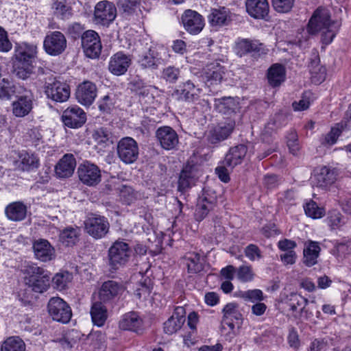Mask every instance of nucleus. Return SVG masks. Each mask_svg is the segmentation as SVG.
Segmentation results:
<instances>
[{
	"label": "nucleus",
	"mask_w": 351,
	"mask_h": 351,
	"mask_svg": "<svg viewBox=\"0 0 351 351\" xmlns=\"http://www.w3.org/2000/svg\"><path fill=\"white\" fill-rule=\"evenodd\" d=\"M229 169L230 168L224 164L223 160L215 168V173L221 182L227 183L230 181Z\"/></svg>",
	"instance_id": "obj_60"
},
{
	"label": "nucleus",
	"mask_w": 351,
	"mask_h": 351,
	"mask_svg": "<svg viewBox=\"0 0 351 351\" xmlns=\"http://www.w3.org/2000/svg\"><path fill=\"white\" fill-rule=\"evenodd\" d=\"M343 125L337 123L332 127L330 131L324 136L322 143L324 145H332L336 143L339 136L341 135Z\"/></svg>",
	"instance_id": "obj_52"
},
{
	"label": "nucleus",
	"mask_w": 351,
	"mask_h": 351,
	"mask_svg": "<svg viewBox=\"0 0 351 351\" xmlns=\"http://www.w3.org/2000/svg\"><path fill=\"white\" fill-rule=\"evenodd\" d=\"M321 248L319 243L315 241H308L304 243V263L307 267H311L317 262V258Z\"/></svg>",
	"instance_id": "obj_32"
},
{
	"label": "nucleus",
	"mask_w": 351,
	"mask_h": 351,
	"mask_svg": "<svg viewBox=\"0 0 351 351\" xmlns=\"http://www.w3.org/2000/svg\"><path fill=\"white\" fill-rule=\"evenodd\" d=\"M263 44H256L248 39H239L235 44L234 50L237 54L242 57L251 51H258L262 49Z\"/></svg>",
	"instance_id": "obj_38"
},
{
	"label": "nucleus",
	"mask_w": 351,
	"mask_h": 351,
	"mask_svg": "<svg viewBox=\"0 0 351 351\" xmlns=\"http://www.w3.org/2000/svg\"><path fill=\"white\" fill-rule=\"evenodd\" d=\"M327 342L323 339H315L310 344L307 351H326Z\"/></svg>",
	"instance_id": "obj_64"
},
{
	"label": "nucleus",
	"mask_w": 351,
	"mask_h": 351,
	"mask_svg": "<svg viewBox=\"0 0 351 351\" xmlns=\"http://www.w3.org/2000/svg\"><path fill=\"white\" fill-rule=\"evenodd\" d=\"M267 79L271 86H279L286 79L285 66L278 63L272 64L267 70Z\"/></svg>",
	"instance_id": "obj_30"
},
{
	"label": "nucleus",
	"mask_w": 351,
	"mask_h": 351,
	"mask_svg": "<svg viewBox=\"0 0 351 351\" xmlns=\"http://www.w3.org/2000/svg\"><path fill=\"white\" fill-rule=\"evenodd\" d=\"M256 277V274L252 266L250 264H243L237 267L236 278L241 283L252 282Z\"/></svg>",
	"instance_id": "obj_45"
},
{
	"label": "nucleus",
	"mask_w": 351,
	"mask_h": 351,
	"mask_svg": "<svg viewBox=\"0 0 351 351\" xmlns=\"http://www.w3.org/2000/svg\"><path fill=\"white\" fill-rule=\"evenodd\" d=\"M132 63L129 55L123 52H117L110 59L108 69L113 75L119 76L125 73Z\"/></svg>",
	"instance_id": "obj_20"
},
{
	"label": "nucleus",
	"mask_w": 351,
	"mask_h": 351,
	"mask_svg": "<svg viewBox=\"0 0 351 351\" xmlns=\"http://www.w3.org/2000/svg\"><path fill=\"white\" fill-rule=\"evenodd\" d=\"M245 8L247 14L255 19L267 21L269 13L267 0H246Z\"/></svg>",
	"instance_id": "obj_21"
},
{
	"label": "nucleus",
	"mask_w": 351,
	"mask_h": 351,
	"mask_svg": "<svg viewBox=\"0 0 351 351\" xmlns=\"http://www.w3.org/2000/svg\"><path fill=\"white\" fill-rule=\"evenodd\" d=\"M82 46L87 57L97 58L101 51V44L98 34L93 30L85 32L82 36Z\"/></svg>",
	"instance_id": "obj_11"
},
{
	"label": "nucleus",
	"mask_w": 351,
	"mask_h": 351,
	"mask_svg": "<svg viewBox=\"0 0 351 351\" xmlns=\"http://www.w3.org/2000/svg\"><path fill=\"white\" fill-rule=\"evenodd\" d=\"M337 176L335 169L324 166L315 169L313 182L318 187L326 188L335 182Z\"/></svg>",
	"instance_id": "obj_24"
},
{
	"label": "nucleus",
	"mask_w": 351,
	"mask_h": 351,
	"mask_svg": "<svg viewBox=\"0 0 351 351\" xmlns=\"http://www.w3.org/2000/svg\"><path fill=\"white\" fill-rule=\"evenodd\" d=\"M186 311L182 306H176L171 316L163 324L165 334L173 335L180 330L186 321Z\"/></svg>",
	"instance_id": "obj_18"
},
{
	"label": "nucleus",
	"mask_w": 351,
	"mask_h": 351,
	"mask_svg": "<svg viewBox=\"0 0 351 351\" xmlns=\"http://www.w3.org/2000/svg\"><path fill=\"white\" fill-rule=\"evenodd\" d=\"M184 29L191 34H197L204 26V21L201 14L192 10H186L182 16Z\"/></svg>",
	"instance_id": "obj_17"
},
{
	"label": "nucleus",
	"mask_w": 351,
	"mask_h": 351,
	"mask_svg": "<svg viewBox=\"0 0 351 351\" xmlns=\"http://www.w3.org/2000/svg\"><path fill=\"white\" fill-rule=\"evenodd\" d=\"M117 16V8L108 1L98 2L94 10V21L96 24L108 26Z\"/></svg>",
	"instance_id": "obj_10"
},
{
	"label": "nucleus",
	"mask_w": 351,
	"mask_h": 351,
	"mask_svg": "<svg viewBox=\"0 0 351 351\" xmlns=\"http://www.w3.org/2000/svg\"><path fill=\"white\" fill-rule=\"evenodd\" d=\"M304 209L306 215L313 219H320L326 214L324 208L318 206L317 204L312 200L305 204Z\"/></svg>",
	"instance_id": "obj_49"
},
{
	"label": "nucleus",
	"mask_w": 351,
	"mask_h": 351,
	"mask_svg": "<svg viewBox=\"0 0 351 351\" xmlns=\"http://www.w3.org/2000/svg\"><path fill=\"white\" fill-rule=\"evenodd\" d=\"M34 65L29 64H22L17 62L14 70V75L19 79L26 80L33 73Z\"/></svg>",
	"instance_id": "obj_53"
},
{
	"label": "nucleus",
	"mask_w": 351,
	"mask_h": 351,
	"mask_svg": "<svg viewBox=\"0 0 351 351\" xmlns=\"http://www.w3.org/2000/svg\"><path fill=\"white\" fill-rule=\"evenodd\" d=\"M244 254L252 262L259 261L263 257L260 248L254 244L248 245L244 250Z\"/></svg>",
	"instance_id": "obj_58"
},
{
	"label": "nucleus",
	"mask_w": 351,
	"mask_h": 351,
	"mask_svg": "<svg viewBox=\"0 0 351 351\" xmlns=\"http://www.w3.org/2000/svg\"><path fill=\"white\" fill-rule=\"evenodd\" d=\"M117 153L119 158L125 164L134 162L138 157V146L131 137L122 138L117 143Z\"/></svg>",
	"instance_id": "obj_8"
},
{
	"label": "nucleus",
	"mask_w": 351,
	"mask_h": 351,
	"mask_svg": "<svg viewBox=\"0 0 351 351\" xmlns=\"http://www.w3.org/2000/svg\"><path fill=\"white\" fill-rule=\"evenodd\" d=\"M241 297L243 300L253 303L261 302L264 299L263 291L258 289L243 291L241 293Z\"/></svg>",
	"instance_id": "obj_56"
},
{
	"label": "nucleus",
	"mask_w": 351,
	"mask_h": 351,
	"mask_svg": "<svg viewBox=\"0 0 351 351\" xmlns=\"http://www.w3.org/2000/svg\"><path fill=\"white\" fill-rule=\"evenodd\" d=\"M76 167V160L73 154H64L55 166V172L58 178L71 177Z\"/></svg>",
	"instance_id": "obj_27"
},
{
	"label": "nucleus",
	"mask_w": 351,
	"mask_h": 351,
	"mask_svg": "<svg viewBox=\"0 0 351 351\" xmlns=\"http://www.w3.org/2000/svg\"><path fill=\"white\" fill-rule=\"evenodd\" d=\"M37 55V47L33 44L22 43L16 46L15 58L22 64H33Z\"/></svg>",
	"instance_id": "obj_26"
},
{
	"label": "nucleus",
	"mask_w": 351,
	"mask_h": 351,
	"mask_svg": "<svg viewBox=\"0 0 351 351\" xmlns=\"http://www.w3.org/2000/svg\"><path fill=\"white\" fill-rule=\"evenodd\" d=\"M90 315L94 325L103 326L108 319V311L101 302H95L92 304Z\"/></svg>",
	"instance_id": "obj_35"
},
{
	"label": "nucleus",
	"mask_w": 351,
	"mask_h": 351,
	"mask_svg": "<svg viewBox=\"0 0 351 351\" xmlns=\"http://www.w3.org/2000/svg\"><path fill=\"white\" fill-rule=\"evenodd\" d=\"M169 57L168 49L162 45L152 44L139 58L138 62L143 69L156 70L165 64Z\"/></svg>",
	"instance_id": "obj_3"
},
{
	"label": "nucleus",
	"mask_w": 351,
	"mask_h": 351,
	"mask_svg": "<svg viewBox=\"0 0 351 351\" xmlns=\"http://www.w3.org/2000/svg\"><path fill=\"white\" fill-rule=\"evenodd\" d=\"M5 213L8 219L20 221L26 217L27 206L23 202H14L5 207Z\"/></svg>",
	"instance_id": "obj_31"
},
{
	"label": "nucleus",
	"mask_w": 351,
	"mask_h": 351,
	"mask_svg": "<svg viewBox=\"0 0 351 351\" xmlns=\"http://www.w3.org/2000/svg\"><path fill=\"white\" fill-rule=\"evenodd\" d=\"M77 173L79 180L87 186H95L101 181L100 168L87 160L79 165Z\"/></svg>",
	"instance_id": "obj_5"
},
{
	"label": "nucleus",
	"mask_w": 351,
	"mask_h": 351,
	"mask_svg": "<svg viewBox=\"0 0 351 351\" xmlns=\"http://www.w3.org/2000/svg\"><path fill=\"white\" fill-rule=\"evenodd\" d=\"M19 157L20 166L23 171H34L40 166V159L38 155L34 153L22 152Z\"/></svg>",
	"instance_id": "obj_36"
},
{
	"label": "nucleus",
	"mask_w": 351,
	"mask_h": 351,
	"mask_svg": "<svg viewBox=\"0 0 351 351\" xmlns=\"http://www.w3.org/2000/svg\"><path fill=\"white\" fill-rule=\"evenodd\" d=\"M25 275V284L36 293H44L49 287L51 274L43 267L33 263H28L22 269Z\"/></svg>",
	"instance_id": "obj_2"
},
{
	"label": "nucleus",
	"mask_w": 351,
	"mask_h": 351,
	"mask_svg": "<svg viewBox=\"0 0 351 351\" xmlns=\"http://www.w3.org/2000/svg\"><path fill=\"white\" fill-rule=\"evenodd\" d=\"M215 206L213 201L208 200L206 197L200 199L196 206L195 218L197 221L203 220Z\"/></svg>",
	"instance_id": "obj_42"
},
{
	"label": "nucleus",
	"mask_w": 351,
	"mask_h": 351,
	"mask_svg": "<svg viewBox=\"0 0 351 351\" xmlns=\"http://www.w3.org/2000/svg\"><path fill=\"white\" fill-rule=\"evenodd\" d=\"M200 175L201 173L196 167L186 165L180 175L178 181L179 190L184 191L191 187Z\"/></svg>",
	"instance_id": "obj_29"
},
{
	"label": "nucleus",
	"mask_w": 351,
	"mask_h": 351,
	"mask_svg": "<svg viewBox=\"0 0 351 351\" xmlns=\"http://www.w3.org/2000/svg\"><path fill=\"white\" fill-rule=\"evenodd\" d=\"M247 148L244 145H238L231 147L224 158V164L232 170L236 166L241 165L247 154Z\"/></svg>",
	"instance_id": "obj_28"
},
{
	"label": "nucleus",
	"mask_w": 351,
	"mask_h": 351,
	"mask_svg": "<svg viewBox=\"0 0 351 351\" xmlns=\"http://www.w3.org/2000/svg\"><path fill=\"white\" fill-rule=\"evenodd\" d=\"M97 95V86L90 81H84L80 84L75 92L77 101L84 106H90L94 102Z\"/></svg>",
	"instance_id": "obj_15"
},
{
	"label": "nucleus",
	"mask_w": 351,
	"mask_h": 351,
	"mask_svg": "<svg viewBox=\"0 0 351 351\" xmlns=\"http://www.w3.org/2000/svg\"><path fill=\"white\" fill-rule=\"evenodd\" d=\"M125 291V287L114 280H108L103 283L99 291V296L103 302L113 300L121 296Z\"/></svg>",
	"instance_id": "obj_23"
},
{
	"label": "nucleus",
	"mask_w": 351,
	"mask_h": 351,
	"mask_svg": "<svg viewBox=\"0 0 351 351\" xmlns=\"http://www.w3.org/2000/svg\"><path fill=\"white\" fill-rule=\"evenodd\" d=\"M328 224L332 228H337L341 226L343 223V218L341 214L339 212H332L330 214L328 218Z\"/></svg>",
	"instance_id": "obj_62"
},
{
	"label": "nucleus",
	"mask_w": 351,
	"mask_h": 351,
	"mask_svg": "<svg viewBox=\"0 0 351 351\" xmlns=\"http://www.w3.org/2000/svg\"><path fill=\"white\" fill-rule=\"evenodd\" d=\"M73 280V274L67 271L57 273L52 278L53 287L58 291L66 289Z\"/></svg>",
	"instance_id": "obj_44"
},
{
	"label": "nucleus",
	"mask_w": 351,
	"mask_h": 351,
	"mask_svg": "<svg viewBox=\"0 0 351 351\" xmlns=\"http://www.w3.org/2000/svg\"><path fill=\"white\" fill-rule=\"evenodd\" d=\"M156 136L161 147L167 150L174 149L179 143L176 132L171 127H160L156 132Z\"/></svg>",
	"instance_id": "obj_19"
},
{
	"label": "nucleus",
	"mask_w": 351,
	"mask_h": 351,
	"mask_svg": "<svg viewBox=\"0 0 351 351\" xmlns=\"http://www.w3.org/2000/svg\"><path fill=\"white\" fill-rule=\"evenodd\" d=\"M43 47L48 54L51 56L59 55L66 47V38L60 32H53L45 37Z\"/></svg>",
	"instance_id": "obj_14"
},
{
	"label": "nucleus",
	"mask_w": 351,
	"mask_h": 351,
	"mask_svg": "<svg viewBox=\"0 0 351 351\" xmlns=\"http://www.w3.org/2000/svg\"><path fill=\"white\" fill-rule=\"evenodd\" d=\"M12 45L8 38L5 30L0 27V51L8 52L11 50Z\"/></svg>",
	"instance_id": "obj_61"
},
{
	"label": "nucleus",
	"mask_w": 351,
	"mask_h": 351,
	"mask_svg": "<svg viewBox=\"0 0 351 351\" xmlns=\"http://www.w3.org/2000/svg\"><path fill=\"white\" fill-rule=\"evenodd\" d=\"M351 254V241L337 243L333 249V254L338 258H343Z\"/></svg>",
	"instance_id": "obj_57"
},
{
	"label": "nucleus",
	"mask_w": 351,
	"mask_h": 351,
	"mask_svg": "<svg viewBox=\"0 0 351 351\" xmlns=\"http://www.w3.org/2000/svg\"><path fill=\"white\" fill-rule=\"evenodd\" d=\"M24 89L25 94L17 97L11 104L12 114L17 118L27 116L33 109L34 97L29 90Z\"/></svg>",
	"instance_id": "obj_13"
},
{
	"label": "nucleus",
	"mask_w": 351,
	"mask_h": 351,
	"mask_svg": "<svg viewBox=\"0 0 351 351\" xmlns=\"http://www.w3.org/2000/svg\"><path fill=\"white\" fill-rule=\"evenodd\" d=\"M62 121L66 127L77 129L86 123V114L79 106H72L63 111Z\"/></svg>",
	"instance_id": "obj_12"
},
{
	"label": "nucleus",
	"mask_w": 351,
	"mask_h": 351,
	"mask_svg": "<svg viewBox=\"0 0 351 351\" xmlns=\"http://www.w3.org/2000/svg\"><path fill=\"white\" fill-rule=\"evenodd\" d=\"M234 123L230 122L224 125H218L210 130L206 134L207 142L215 145L226 140L233 131Z\"/></svg>",
	"instance_id": "obj_22"
},
{
	"label": "nucleus",
	"mask_w": 351,
	"mask_h": 351,
	"mask_svg": "<svg viewBox=\"0 0 351 351\" xmlns=\"http://www.w3.org/2000/svg\"><path fill=\"white\" fill-rule=\"evenodd\" d=\"M339 199L344 212L351 213V192L341 191L339 194Z\"/></svg>",
	"instance_id": "obj_59"
},
{
	"label": "nucleus",
	"mask_w": 351,
	"mask_h": 351,
	"mask_svg": "<svg viewBox=\"0 0 351 351\" xmlns=\"http://www.w3.org/2000/svg\"><path fill=\"white\" fill-rule=\"evenodd\" d=\"M53 8L55 14L62 19H69L72 15L71 7L63 1H56L53 3Z\"/></svg>",
	"instance_id": "obj_51"
},
{
	"label": "nucleus",
	"mask_w": 351,
	"mask_h": 351,
	"mask_svg": "<svg viewBox=\"0 0 351 351\" xmlns=\"http://www.w3.org/2000/svg\"><path fill=\"white\" fill-rule=\"evenodd\" d=\"M33 250L36 259L42 262L50 261L55 258V249L46 239H40L33 243Z\"/></svg>",
	"instance_id": "obj_25"
},
{
	"label": "nucleus",
	"mask_w": 351,
	"mask_h": 351,
	"mask_svg": "<svg viewBox=\"0 0 351 351\" xmlns=\"http://www.w3.org/2000/svg\"><path fill=\"white\" fill-rule=\"evenodd\" d=\"M180 75V70L174 66H168L164 68L161 73V77L167 82L170 84L176 83Z\"/></svg>",
	"instance_id": "obj_50"
},
{
	"label": "nucleus",
	"mask_w": 351,
	"mask_h": 351,
	"mask_svg": "<svg viewBox=\"0 0 351 351\" xmlns=\"http://www.w3.org/2000/svg\"><path fill=\"white\" fill-rule=\"evenodd\" d=\"M25 342L19 337L7 338L1 344V351H25Z\"/></svg>",
	"instance_id": "obj_43"
},
{
	"label": "nucleus",
	"mask_w": 351,
	"mask_h": 351,
	"mask_svg": "<svg viewBox=\"0 0 351 351\" xmlns=\"http://www.w3.org/2000/svg\"><path fill=\"white\" fill-rule=\"evenodd\" d=\"M86 232L93 238H103L108 232L110 224L108 219L96 214H90L84 221Z\"/></svg>",
	"instance_id": "obj_9"
},
{
	"label": "nucleus",
	"mask_w": 351,
	"mask_h": 351,
	"mask_svg": "<svg viewBox=\"0 0 351 351\" xmlns=\"http://www.w3.org/2000/svg\"><path fill=\"white\" fill-rule=\"evenodd\" d=\"M80 232L77 227H67L60 233V241L67 246L73 245L78 241Z\"/></svg>",
	"instance_id": "obj_40"
},
{
	"label": "nucleus",
	"mask_w": 351,
	"mask_h": 351,
	"mask_svg": "<svg viewBox=\"0 0 351 351\" xmlns=\"http://www.w3.org/2000/svg\"><path fill=\"white\" fill-rule=\"evenodd\" d=\"M113 106V102L109 95L104 96L98 101V108L102 112H109Z\"/></svg>",
	"instance_id": "obj_63"
},
{
	"label": "nucleus",
	"mask_w": 351,
	"mask_h": 351,
	"mask_svg": "<svg viewBox=\"0 0 351 351\" xmlns=\"http://www.w3.org/2000/svg\"><path fill=\"white\" fill-rule=\"evenodd\" d=\"M226 69L219 63H213L209 65L206 72L207 81L210 84H217L220 83L225 74Z\"/></svg>",
	"instance_id": "obj_39"
},
{
	"label": "nucleus",
	"mask_w": 351,
	"mask_h": 351,
	"mask_svg": "<svg viewBox=\"0 0 351 351\" xmlns=\"http://www.w3.org/2000/svg\"><path fill=\"white\" fill-rule=\"evenodd\" d=\"M339 27V23L330 19V13L328 9L319 7L311 16L306 29L311 35L322 32V42L329 45L337 34Z\"/></svg>",
	"instance_id": "obj_1"
},
{
	"label": "nucleus",
	"mask_w": 351,
	"mask_h": 351,
	"mask_svg": "<svg viewBox=\"0 0 351 351\" xmlns=\"http://www.w3.org/2000/svg\"><path fill=\"white\" fill-rule=\"evenodd\" d=\"M132 250L129 245L122 240L114 241L108 250V265L111 269L117 270L129 261Z\"/></svg>",
	"instance_id": "obj_4"
},
{
	"label": "nucleus",
	"mask_w": 351,
	"mask_h": 351,
	"mask_svg": "<svg viewBox=\"0 0 351 351\" xmlns=\"http://www.w3.org/2000/svg\"><path fill=\"white\" fill-rule=\"evenodd\" d=\"M93 138L97 144L104 147L112 143L111 132L104 128L95 130L93 134Z\"/></svg>",
	"instance_id": "obj_48"
},
{
	"label": "nucleus",
	"mask_w": 351,
	"mask_h": 351,
	"mask_svg": "<svg viewBox=\"0 0 351 351\" xmlns=\"http://www.w3.org/2000/svg\"><path fill=\"white\" fill-rule=\"evenodd\" d=\"M180 89L177 90L182 99L186 101H194L197 100L202 90L198 86H195L191 80H188L180 86Z\"/></svg>",
	"instance_id": "obj_33"
},
{
	"label": "nucleus",
	"mask_w": 351,
	"mask_h": 351,
	"mask_svg": "<svg viewBox=\"0 0 351 351\" xmlns=\"http://www.w3.org/2000/svg\"><path fill=\"white\" fill-rule=\"evenodd\" d=\"M215 101L216 107L220 112L226 114L234 109L235 104L232 97H224L215 100Z\"/></svg>",
	"instance_id": "obj_54"
},
{
	"label": "nucleus",
	"mask_w": 351,
	"mask_h": 351,
	"mask_svg": "<svg viewBox=\"0 0 351 351\" xmlns=\"http://www.w3.org/2000/svg\"><path fill=\"white\" fill-rule=\"evenodd\" d=\"M24 139L27 145L34 147H37L44 143L41 130L36 127L29 129L24 136Z\"/></svg>",
	"instance_id": "obj_46"
},
{
	"label": "nucleus",
	"mask_w": 351,
	"mask_h": 351,
	"mask_svg": "<svg viewBox=\"0 0 351 351\" xmlns=\"http://www.w3.org/2000/svg\"><path fill=\"white\" fill-rule=\"evenodd\" d=\"M238 310L237 305L235 303H228L223 308V319L222 326L224 328L225 326L229 327L232 332H234L235 324L234 322H231V315Z\"/></svg>",
	"instance_id": "obj_47"
},
{
	"label": "nucleus",
	"mask_w": 351,
	"mask_h": 351,
	"mask_svg": "<svg viewBox=\"0 0 351 351\" xmlns=\"http://www.w3.org/2000/svg\"><path fill=\"white\" fill-rule=\"evenodd\" d=\"M208 18L213 27L226 25L231 20L230 12L226 8L213 9Z\"/></svg>",
	"instance_id": "obj_34"
},
{
	"label": "nucleus",
	"mask_w": 351,
	"mask_h": 351,
	"mask_svg": "<svg viewBox=\"0 0 351 351\" xmlns=\"http://www.w3.org/2000/svg\"><path fill=\"white\" fill-rule=\"evenodd\" d=\"M143 320L137 312L130 311L123 314L118 323L121 330L139 334L143 330Z\"/></svg>",
	"instance_id": "obj_16"
},
{
	"label": "nucleus",
	"mask_w": 351,
	"mask_h": 351,
	"mask_svg": "<svg viewBox=\"0 0 351 351\" xmlns=\"http://www.w3.org/2000/svg\"><path fill=\"white\" fill-rule=\"evenodd\" d=\"M44 92L47 97L53 101L62 103L70 97V87L56 78H50L45 82Z\"/></svg>",
	"instance_id": "obj_6"
},
{
	"label": "nucleus",
	"mask_w": 351,
	"mask_h": 351,
	"mask_svg": "<svg viewBox=\"0 0 351 351\" xmlns=\"http://www.w3.org/2000/svg\"><path fill=\"white\" fill-rule=\"evenodd\" d=\"M295 0H271L274 9L278 13H288L293 7Z\"/></svg>",
	"instance_id": "obj_55"
},
{
	"label": "nucleus",
	"mask_w": 351,
	"mask_h": 351,
	"mask_svg": "<svg viewBox=\"0 0 351 351\" xmlns=\"http://www.w3.org/2000/svg\"><path fill=\"white\" fill-rule=\"evenodd\" d=\"M188 272L190 274H197L203 270L204 259L196 252H188L184 258Z\"/></svg>",
	"instance_id": "obj_37"
},
{
	"label": "nucleus",
	"mask_w": 351,
	"mask_h": 351,
	"mask_svg": "<svg viewBox=\"0 0 351 351\" xmlns=\"http://www.w3.org/2000/svg\"><path fill=\"white\" fill-rule=\"evenodd\" d=\"M48 312L52 319L63 324L68 323L72 317L69 305L59 297L51 298L47 304Z\"/></svg>",
	"instance_id": "obj_7"
},
{
	"label": "nucleus",
	"mask_w": 351,
	"mask_h": 351,
	"mask_svg": "<svg viewBox=\"0 0 351 351\" xmlns=\"http://www.w3.org/2000/svg\"><path fill=\"white\" fill-rule=\"evenodd\" d=\"M16 93V85L7 78L0 80V100L9 101Z\"/></svg>",
	"instance_id": "obj_41"
}]
</instances>
